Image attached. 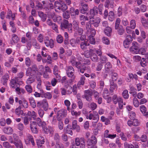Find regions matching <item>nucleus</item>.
Wrapping results in <instances>:
<instances>
[{
    "instance_id": "obj_1",
    "label": "nucleus",
    "mask_w": 148,
    "mask_h": 148,
    "mask_svg": "<svg viewBox=\"0 0 148 148\" xmlns=\"http://www.w3.org/2000/svg\"><path fill=\"white\" fill-rule=\"evenodd\" d=\"M54 8L56 9H58L64 12L67 9L68 7L64 1L59 0V1L55 2Z\"/></svg>"
},
{
    "instance_id": "obj_2",
    "label": "nucleus",
    "mask_w": 148,
    "mask_h": 148,
    "mask_svg": "<svg viewBox=\"0 0 148 148\" xmlns=\"http://www.w3.org/2000/svg\"><path fill=\"white\" fill-rule=\"evenodd\" d=\"M84 95L82 96L83 98L86 99V101L90 102L92 101L91 97L92 95L93 92L92 90H88L84 91Z\"/></svg>"
},
{
    "instance_id": "obj_3",
    "label": "nucleus",
    "mask_w": 148,
    "mask_h": 148,
    "mask_svg": "<svg viewBox=\"0 0 148 148\" xmlns=\"http://www.w3.org/2000/svg\"><path fill=\"white\" fill-rule=\"evenodd\" d=\"M75 145L77 146H80V148H85V139L83 137L80 138H76L75 139Z\"/></svg>"
},
{
    "instance_id": "obj_4",
    "label": "nucleus",
    "mask_w": 148,
    "mask_h": 148,
    "mask_svg": "<svg viewBox=\"0 0 148 148\" xmlns=\"http://www.w3.org/2000/svg\"><path fill=\"white\" fill-rule=\"evenodd\" d=\"M67 115V111L63 109L59 110L57 113V119L58 121H61Z\"/></svg>"
},
{
    "instance_id": "obj_5",
    "label": "nucleus",
    "mask_w": 148,
    "mask_h": 148,
    "mask_svg": "<svg viewBox=\"0 0 148 148\" xmlns=\"http://www.w3.org/2000/svg\"><path fill=\"white\" fill-rule=\"evenodd\" d=\"M132 45V46L130 49V51L134 54H137L138 51L139 49V46L138 43L136 42L133 41Z\"/></svg>"
},
{
    "instance_id": "obj_6",
    "label": "nucleus",
    "mask_w": 148,
    "mask_h": 148,
    "mask_svg": "<svg viewBox=\"0 0 148 148\" xmlns=\"http://www.w3.org/2000/svg\"><path fill=\"white\" fill-rule=\"evenodd\" d=\"M66 74L69 77L75 78V76L74 74V71L73 68L71 66H69L67 67L66 69Z\"/></svg>"
},
{
    "instance_id": "obj_7",
    "label": "nucleus",
    "mask_w": 148,
    "mask_h": 148,
    "mask_svg": "<svg viewBox=\"0 0 148 148\" xmlns=\"http://www.w3.org/2000/svg\"><path fill=\"white\" fill-rule=\"evenodd\" d=\"M91 138V140L88 139L86 142V145L88 148L93 145H95L97 143V140L95 136H92Z\"/></svg>"
},
{
    "instance_id": "obj_8",
    "label": "nucleus",
    "mask_w": 148,
    "mask_h": 148,
    "mask_svg": "<svg viewBox=\"0 0 148 148\" xmlns=\"http://www.w3.org/2000/svg\"><path fill=\"white\" fill-rule=\"evenodd\" d=\"M36 122L35 121L31 122L30 124L31 130L32 132L34 134H36L38 133V130Z\"/></svg>"
},
{
    "instance_id": "obj_9",
    "label": "nucleus",
    "mask_w": 148,
    "mask_h": 148,
    "mask_svg": "<svg viewBox=\"0 0 148 148\" xmlns=\"http://www.w3.org/2000/svg\"><path fill=\"white\" fill-rule=\"evenodd\" d=\"M36 124L38 125L39 127H42L43 129H47V127H46V123L45 122H42L41 120L39 117L37 118L36 119Z\"/></svg>"
},
{
    "instance_id": "obj_10",
    "label": "nucleus",
    "mask_w": 148,
    "mask_h": 148,
    "mask_svg": "<svg viewBox=\"0 0 148 148\" xmlns=\"http://www.w3.org/2000/svg\"><path fill=\"white\" fill-rule=\"evenodd\" d=\"M30 142L32 143V145L33 146L35 145V143L34 140L33 136L29 134L27 135V139L25 140L26 144H28Z\"/></svg>"
},
{
    "instance_id": "obj_11",
    "label": "nucleus",
    "mask_w": 148,
    "mask_h": 148,
    "mask_svg": "<svg viewBox=\"0 0 148 148\" xmlns=\"http://www.w3.org/2000/svg\"><path fill=\"white\" fill-rule=\"evenodd\" d=\"M101 19L99 18H97L95 19L92 18L90 20V22H91L92 24L95 27L98 26L100 22Z\"/></svg>"
},
{
    "instance_id": "obj_12",
    "label": "nucleus",
    "mask_w": 148,
    "mask_h": 148,
    "mask_svg": "<svg viewBox=\"0 0 148 148\" xmlns=\"http://www.w3.org/2000/svg\"><path fill=\"white\" fill-rule=\"evenodd\" d=\"M18 82V77L12 79L11 81V87L14 88H15L16 87H18V86L19 85Z\"/></svg>"
},
{
    "instance_id": "obj_13",
    "label": "nucleus",
    "mask_w": 148,
    "mask_h": 148,
    "mask_svg": "<svg viewBox=\"0 0 148 148\" xmlns=\"http://www.w3.org/2000/svg\"><path fill=\"white\" fill-rule=\"evenodd\" d=\"M112 100L114 103L116 104L118 102L121 103L122 102V99L121 97H118L116 95H114L112 97Z\"/></svg>"
},
{
    "instance_id": "obj_14",
    "label": "nucleus",
    "mask_w": 148,
    "mask_h": 148,
    "mask_svg": "<svg viewBox=\"0 0 148 148\" xmlns=\"http://www.w3.org/2000/svg\"><path fill=\"white\" fill-rule=\"evenodd\" d=\"M90 44L87 43V42L85 40L84 42H82L80 44L81 48L84 50H86L88 49H90Z\"/></svg>"
},
{
    "instance_id": "obj_15",
    "label": "nucleus",
    "mask_w": 148,
    "mask_h": 148,
    "mask_svg": "<svg viewBox=\"0 0 148 148\" xmlns=\"http://www.w3.org/2000/svg\"><path fill=\"white\" fill-rule=\"evenodd\" d=\"M9 79V76L8 74H6L3 76L1 79V83L4 85L6 86L8 79Z\"/></svg>"
},
{
    "instance_id": "obj_16",
    "label": "nucleus",
    "mask_w": 148,
    "mask_h": 148,
    "mask_svg": "<svg viewBox=\"0 0 148 148\" xmlns=\"http://www.w3.org/2000/svg\"><path fill=\"white\" fill-rule=\"evenodd\" d=\"M81 6L82 8L80 10V12L82 14H85L88 10V5L87 4L82 3Z\"/></svg>"
},
{
    "instance_id": "obj_17",
    "label": "nucleus",
    "mask_w": 148,
    "mask_h": 148,
    "mask_svg": "<svg viewBox=\"0 0 148 148\" xmlns=\"http://www.w3.org/2000/svg\"><path fill=\"white\" fill-rule=\"evenodd\" d=\"M45 43L47 47L50 46L51 48H53L54 46L53 40L51 39L50 40L47 39L45 40Z\"/></svg>"
},
{
    "instance_id": "obj_18",
    "label": "nucleus",
    "mask_w": 148,
    "mask_h": 148,
    "mask_svg": "<svg viewBox=\"0 0 148 148\" xmlns=\"http://www.w3.org/2000/svg\"><path fill=\"white\" fill-rule=\"evenodd\" d=\"M69 22L66 20L64 19L61 23L60 27L61 29L64 30V29H67L69 25Z\"/></svg>"
},
{
    "instance_id": "obj_19",
    "label": "nucleus",
    "mask_w": 148,
    "mask_h": 148,
    "mask_svg": "<svg viewBox=\"0 0 148 148\" xmlns=\"http://www.w3.org/2000/svg\"><path fill=\"white\" fill-rule=\"evenodd\" d=\"M110 91L112 93L115 91H116L117 88V85L116 84H114L113 81H111L110 82Z\"/></svg>"
},
{
    "instance_id": "obj_20",
    "label": "nucleus",
    "mask_w": 148,
    "mask_h": 148,
    "mask_svg": "<svg viewBox=\"0 0 148 148\" xmlns=\"http://www.w3.org/2000/svg\"><path fill=\"white\" fill-rule=\"evenodd\" d=\"M72 127L73 129L75 130L78 132H79L80 130V127L77 125V121L76 120L73 121L72 123Z\"/></svg>"
},
{
    "instance_id": "obj_21",
    "label": "nucleus",
    "mask_w": 148,
    "mask_h": 148,
    "mask_svg": "<svg viewBox=\"0 0 148 148\" xmlns=\"http://www.w3.org/2000/svg\"><path fill=\"white\" fill-rule=\"evenodd\" d=\"M140 109L141 112L143 115L146 117H148V112H146V108L144 105H142L140 106Z\"/></svg>"
},
{
    "instance_id": "obj_22",
    "label": "nucleus",
    "mask_w": 148,
    "mask_h": 148,
    "mask_svg": "<svg viewBox=\"0 0 148 148\" xmlns=\"http://www.w3.org/2000/svg\"><path fill=\"white\" fill-rule=\"evenodd\" d=\"M35 81V76L31 75L27 79L26 82L27 84H30L33 82Z\"/></svg>"
},
{
    "instance_id": "obj_23",
    "label": "nucleus",
    "mask_w": 148,
    "mask_h": 148,
    "mask_svg": "<svg viewBox=\"0 0 148 148\" xmlns=\"http://www.w3.org/2000/svg\"><path fill=\"white\" fill-rule=\"evenodd\" d=\"M38 15L41 18L42 21L44 22L46 21L47 19V15L46 14H44L42 12H38Z\"/></svg>"
},
{
    "instance_id": "obj_24",
    "label": "nucleus",
    "mask_w": 148,
    "mask_h": 148,
    "mask_svg": "<svg viewBox=\"0 0 148 148\" xmlns=\"http://www.w3.org/2000/svg\"><path fill=\"white\" fill-rule=\"evenodd\" d=\"M42 104L44 110L45 111H46L48 109V105L47 100L46 99H45L42 100Z\"/></svg>"
},
{
    "instance_id": "obj_25",
    "label": "nucleus",
    "mask_w": 148,
    "mask_h": 148,
    "mask_svg": "<svg viewBox=\"0 0 148 148\" xmlns=\"http://www.w3.org/2000/svg\"><path fill=\"white\" fill-rule=\"evenodd\" d=\"M21 106H20L18 108H17L15 111V112L18 115H22L23 114V110H21Z\"/></svg>"
},
{
    "instance_id": "obj_26",
    "label": "nucleus",
    "mask_w": 148,
    "mask_h": 148,
    "mask_svg": "<svg viewBox=\"0 0 148 148\" xmlns=\"http://www.w3.org/2000/svg\"><path fill=\"white\" fill-rule=\"evenodd\" d=\"M14 144L17 148H23V144L20 140H19L17 142H14Z\"/></svg>"
},
{
    "instance_id": "obj_27",
    "label": "nucleus",
    "mask_w": 148,
    "mask_h": 148,
    "mask_svg": "<svg viewBox=\"0 0 148 148\" xmlns=\"http://www.w3.org/2000/svg\"><path fill=\"white\" fill-rule=\"evenodd\" d=\"M45 140L43 139L42 140H37V144L39 148H43L42 144L44 143Z\"/></svg>"
},
{
    "instance_id": "obj_28",
    "label": "nucleus",
    "mask_w": 148,
    "mask_h": 148,
    "mask_svg": "<svg viewBox=\"0 0 148 148\" xmlns=\"http://www.w3.org/2000/svg\"><path fill=\"white\" fill-rule=\"evenodd\" d=\"M114 19V12L111 11L108 13V20L110 21H113Z\"/></svg>"
},
{
    "instance_id": "obj_29",
    "label": "nucleus",
    "mask_w": 148,
    "mask_h": 148,
    "mask_svg": "<svg viewBox=\"0 0 148 148\" xmlns=\"http://www.w3.org/2000/svg\"><path fill=\"white\" fill-rule=\"evenodd\" d=\"M72 130V128L71 126L69 124L67 126L66 129V133L71 135H72L73 134V133Z\"/></svg>"
},
{
    "instance_id": "obj_30",
    "label": "nucleus",
    "mask_w": 148,
    "mask_h": 148,
    "mask_svg": "<svg viewBox=\"0 0 148 148\" xmlns=\"http://www.w3.org/2000/svg\"><path fill=\"white\" fill-rule=\"evenodd\" d=\"M4 132L7 134H10L13 132V130L10 127H6L4 129Z\"/></svg>"
},
{
    "instance_id": "obj_31",
    "label": "nucleus",
    "mask_w": 148,
    "mask_h": 148,
    "mask_svg": "<svg viewBox=\"0 0 148 148\" xmlns=\"http://www.w3.org/2000/svg\"><path fill=\"white\" fill-rule=\"evenodd\" d=\"M30 103L31 106L33 108H34L36 107V103L35 100L32 97H31L29 99Z\"/></svg>"
},
{
    "instance_id": "obj_32",
    "label": "nucleus",
    "mask_w": 148,
    "mask_h": 148,
    "mask_svg": "<svg viewBox=\"0 0 148 148\" xmlns=\"http://www.w3.org/2000/svg\"><path fill=\"white\" fill-rule=\"evenodd\" d=\"M70 14L69 11L67 10L63 13L62 16L64 18L68 19L70 17Z\"/></svg>"
},
{
    "instance_id": "obj_33",
    "label": "nucleus",
    "mask_w": 148,
    "mask_h": 148,
    "mask_svg": "<svg viewBox=\"0 0 148 148\" xmlns=\"http://www.w3.org/2000/svg\"><path fill=\"white\" fill-rule=\"evenodd\" d=\"M104 32L106 35L110 36L112 32L111 28L109 27H107L104 31Z\"/></svg>"
},
{
    "instance_id": "obj_34",
    "label": "nucleus",
    "mask_w": 148,
    "mask_h": 148,
    "mask_svg": "<svg viewBox=\"0 0 148 148\" xmlns=\"http://www.w3.org/2000/svg\"><path fill=\"white\" fill-rule=\"evenodd\" d=\"M137 54L138 53L142 55H145L146 54V50L145 48H141L138 51Z\"/></svg>"
},
{
    "instance_id": "obj_35",
    "label": "nucleus",
    "mask_w": 148,
    "mask_h": 148,
    "mask_svg": "<svg viewBox=\"0 0 148 148\" xmlns=\"http://www.w3.org/2000/svg\"><path fill=\"white\" fill-rule=\"evenodd\" d=\"M31 120V117L27 116H25L24 118V123L25 125H26L29 124V121Z\"/></svg>"
},
{
    "instance_id": "obj_36",
    "label": "nucleus",
    "mask_w": 148,
    "mask_h": 148,
    "mask_svg": "<svg viewBox=\"0 0 148 148\" xmlns=\"http://www.w3.org/2000/svg\"><path fill=\"white\" fill-rule=\"evenodd\" d=\"M122 96L123 98L125 99H128L129 95L128 93V91L127 90H125L123 92Z\"/></svg>"
},
{
    "instance_id": "obj_37",
    "label": "nucleus",
    "mask_w": 148,
    "mask_h": 148,
    "mask_svg": "<svg viewBox=\"0 0 148 148\" xmlns=\"http://www.w3.org/2000/svg\"><path fill=\"white\" fill-rule=\"evenodd\" d=\"M88 107L92 110H94L96 108L97 105L96 103L94 102H92L90 104H89Z\"/></svg>"
},
{
    "instance_id": "obj_38",
    "label": "nucleus",
    "mask_w": 148,
    "mask_h": 148,
    "mask_svg": "<svg viewBox=\"0 0 148 148\" xmlns=\"http://www.w3.org/2000/svg\"><path fill=\"white\" fill-rule=\"evenodd\" d=\"M15 90L18 94H20L21 93L24 94L25 92V91L24 89L21 88H19L18 87H16Z\"/></svg>"
},
{
    "instance_id": "obj_39",
    "label": "nucleus",
    "mask_w": 148,
    "mask_h": 148,
    "mask_svg": "<svg viewBox=\"0 0 148 148\" xmlns=\"http://www.w3.org/2000/svg\"><path fill=\"white\" fill-rule=\"evenodd\" d=\"M112 74L111 75L112 78V81H115L118 78V75L117 73H113V72H112Z\"/></svg>"
},
{
    "instance_id": "obj_40",
    "label": "nucleus",
    "mask_w": 148,
    "mask_h": 148,
    "mask_svg": "<svg viewBox=\"0 0 148 148\" xmlns=\"http://www.w3.org/2000/svg\"><path fill=\"white\" fill-rule=\"evenodd\" d=\"M89 50H88V49H87L86 50H85V51L84 52V53H85V55H86V56H88V55H93V53L94 51L90 49H89Z\"/></svg>"
},
{
    "instance_id": "obj_41",
    "label": "nucleus",
    "mask_w": 148,
    "mask_h": 148,
    "mask_svg": "<svg viewBox=\"0 0 148 148\" xmlns=\"http://www.w3.org/2000/svg\"><path fill=\"white\" fill-rule=\"evenodd\" d=\"M56 40L58 43H62L63 41L62 36L60 35H58L56 37Z\"/></svg>"
},
{
    "instance_id": "obj_42",
    "label": "nucleus",
    "mask_w": 148,
    "mask_h": 148,
    "mask_svg": "<svg viewBox=\"0 0 148 148\" xmlns=\"http://www.w3.org/2000/svg\"><path fill=\"white\" fill-rule=\"evenodd\" d=\"M111 66H112L110 62H107L105 66V71L107 72L110 69L111 67Z\"/></svg>"
},
{
    "instance_id": "obj_43",
    "label": "nucleus",
    "mask_w": 148,
    "mask_h": 148,
    "mask_svg": "<svg viewBox=\"0 0 148 148\" xmlns=\"http://www.w3.org/2000/svg\"><path fill=\"white\" fill-rule=\"evenodd\" d=\"M95 13L94 12L93 10L92 9H90V14H89V18L90 20L94 18Z\"/></svg>"
},
{
    "instance_id": "obj_44",
    "label": "nucleus",
    "mask_w": 148,
    "mask_h": 148,
    "mask_svg": "<svg viewBox=\"0 0 148 148\" xmlns=\"http://www.w3.org/2000/svg\"><path fill=\"white\" fill-rule=\"evenodd\" d=\"M95 111H94L93 112L95 113L94 116H93L92 119L93 120L95 121V123H97L99 120V115L97 112H95Z\"/></svg>"
},
{
    "instance_id": "obj_45",
    "label": "nucleus",
    "mask_w": 148,
    "mask_h": 148,
    "mask_svg": "<svg viewBox=\"0 0 148 148\" xmlns=\"http://www.w3.org/2000/svg\"><path fill=\"white\" fill-rule=\"evenodd\" d=\"M25 88L29 93H31L32 91V88L31 86L27 85L25 86Z\"/></svg>"
},
{
    "instance_id": "obj_46",
    "label": "nucleus",
    "mask_w": 148,
    "mask_h": 148,
    "mask_svg": "<svg viewBox=\"0 0 148 148\" xmlns=\"http://www.w3.org/2000/svg\"><path fill=\"white\" fill-rule=\"evenodd\" d=\"M54 138L56 141V143H60V136L58 133L55 134Z\"/></svg>"
},
{
    "instance_id": "obj_47",
    "label": "nucleus",
    "mask_w": 148,
    "mask_h": 148,
    "mask_svg": "<svg viewBox=\"0 0 148 148\" xmlns=\"http://www.w3.org/2000/svg\"><path fill=\"white\" fill-rule=\"evenodd\" d=\"M36 80L38 82V84L37 85V88H39L41 85V80L40 79V77L38 76L36 77Z\"/></svg>"
},
{
    "instance_id": "obj_48",
    "label": "nucleus",
    "mask_w": 148,
    "mask_h": 148,
    "mask_svg": "<svg viewBox=\"0 0 148 148\" xmlns=\"http://www.w3.org/2000/svg\"><path fill=\"white\" fill-rule=\"evenodd\" d=\"M12 40L14 43H16L19 40V38L15 34H13L12 35Z\"/></svg>"
},
{
    "instance_id": "obj_49",
    "label": "nucleus",
    "mask_w": 148,
    "mask_h": 148,
    "mask_svg": "<svg viewBox=\"0 0 148 148\" xmlns=\"http://www.w3.org/2000/svg\"><path fill=\"white\" fill-rule=\"evenodd\" d=\"M130 26L132 29H134L135 28L136 24L135 21L134 20H132L130 22Z\"/></svg>"
},
{
    "instance_id": "obj_50",
    "label": "nucleus",
    "mask_w": 148,
    "mask_h": 148,
    "mask_svg": "<svg viewBox=\"0 0 148 148\" xmlns=\"http://www.w3.org/2000/svg\"><path fill=\"white\" fill-rule=\"evenodd\" d=\"M80 19L81 21H85L88 20L89 17L87 16H85L83 15H81L79 16Z\"/></svg>"
},
{
    "instance_id": "obj_51",
    "label": "nucleus",
    "mask_w": 148,
    "mask_h": 148,
    "mask_svg": "<svg viewBox=\"0 0 148 148\" xmlns=\"http://www.w3.org/2000/svg\"><path fill=\"white\" fill-rule=\"evenodd\" d=\"M133 103L134 106L136 107H138L139 106V102L138 99L134 97L133 99Z\"/></svg>"
},
{
    "instance_id": "obj_52",
    "label": "nucleus",
    "mask_w": 148,
    "mask_h": 148,
    "mask_svg": "<svg viewBox=\"0 0 148 148\" xmlns=\"http://www.w3.org/2000/svg\"><path fill=\"white\" fill-rule=\"evenodd\" d=\"M44 97L45 98H48L50 99L52 97V95L50 92H47L43 94V96H41V97Z\"/></svg>"
},
{
    "instance_id": "obj_53",
    "label": "nucleus",
    "mask_w": 148,
    "mask_h": 148,
    "mask_svg": "<svg viewBox=\"0 0 148 148\" xmlns=\"http://www.w3.org/2000/svg\"><path fill=\"white\" fill-rule=\"evenodd\" d=\"M66 93L67 94H70L72 93L73 92V89L71 86H68L66 87Z\"/></svg>"
},
{
    "instance_id": "obj_54",
    "label": "nucleus",
    "mask_w": 148,
    "mask_h": 148,
    "mask_svg": "<svg viewBox=\"0 0 148 148\" xmlns=\"http://www.w3.org/2000/svg\"><path fill=\"white\" fill-rule=\"evenodd\" d=\"M120 20L119 18H118L116 19V21L115 23V29H118L119 25L120 24Z\"/></svg>"
},
{
    "instance_id": "obj_55",
    "label": "nucleus",
    "mask_w": 148,
    "mask_h": 148,
    "mask_svg": "<svg viewBox=\"0 0 148 148\" xmlns=\"http://www.w3.org/2000/svg\"><path fill=\"white\" fill-rule=\"evenodd\" d=\"M90 21L89 22L86 23V28L87 32H89L90 29H91V24L90 23Z\"/></svg>"
},
{
    "instance_id": "obj_56",
    "label": "nucleus",
    "mask_w": 148,
    "mask_h": 148,
    "mask_svg": "<svg viewBox=\"0 0 148 148\" xmlns=\"http://www.w3.org/2000/svg\"><path fill=\"white\" fill-rule=\"evenodd\" d=\"M132 38L130 35H127L126 37V39L125 40L129 42H131L132 41Z\"/></svg>"
},
{
    "instance_id": "obj_57",
    "label": "nucleus",
    "mask_w": 148,
    "mask_h": 148,
    "mask_svg": "<svg viewBox=\"0 0 148 148\" xmlns=\"http://www.w3.org/2000/svg\"><path fill=\"white\" fill-rule=\"evenodd\" d=\"M124 31L122 27H119L118 31V34L119 35H122L124 33Z\"/></svg>"
},
{
    "instance_id": "obj_58",
    "label": "nucleus",
    "mask_w": 148,
    "mask_h": 148,
    "mask_svg": "<svg viewBox=\"0 0 148 148\" xmlns=\"http://www.w3.org/2000/svg\"><path fill=\"white\" fill-rule=\"evenodd\" d=\"M102 40L104 43L106 45H108L110 44V41L108 38L103 37L102 38Z\"/></svg>"
},
{
    "instance_id": "obj_59",
    "label": "nucleus",
    "mask_w": 148,
    "mask_h": 148,
    "mask_svg": "<svg viewBox=\"0 0 148 148\" xmlns=\"http://www.w3.org/2000/svg\"><path fill=\"white\" fill-rule=\"evenodd\" d=\"M51 26L52 29L56 32H58V27L56 23H54Z\"/></svg>"
},
{
    "instance_id": "obj_60",
    "label": "nucleus",
    "mask_w": 148,
    "mask_h": 148,
    "mask_svg": "<svg viewBox=\"0 0 148 148\" xmlns=\"http://www.w3.org/2000/svg\"><path fill=\"white\" fill-rule=\"evenodd\" d=\"M73 24L74 29L75 30L77 29L79 27L78 22L75 21H73Z\"/></svg>"
},
{
    "instance_id": "obj_61",
    "label": "nucleus",
    "mask_w": 148,
    "mask_h": 148,
    "mask_svg": "<svg viewBox=\"0 0 148 148\" xmlns=\"http://www.w3.org/2000/svg\"><path fill=\"white\" fill-rule=\"evenodd\" d=\"M85 80V78L84 76H82L80 78V81L79 82L80 84L82 85H84V84Z\"/></svg>"
},
{
    "instance_id": "obj_62",
    "label": "nucleus",
    "mask_w": 148,
    "mask_h": 148,
    "mask_svg": "<svg viewBox=\"0 0 148 148\" xmlns=\"http://www.w3.org/2000/svg\"><path fill=\"white\" fill-rule=\"evenodd\" d=\"M103 67V65L101 63L99 62L96 68V70L97 71H100L101 70Z\"/></svg>"
},
{
    "instance_id": "obj_63",
    "label": "nucleus",
    "mask_w": 148,
    "mask_h": 148,
    "mask_svg": "<svg viewBox=\"0 0 148 148\" xmlns=\"http://www.w3.org/2000/svg\"><path fill=\"white\" fill-rule=\"evenodd\" d=\"M131 43L128 41L124 40L123 42V46L125 48H128L129 47V45Z\"/></svg>"
},
{
    "instance_id": "obj_64",
    "label": "nucleus",
    "mask_w": 148,
    "mask_h": 148,
    "mask_svg": "<svg viewBox=\"0 0 148 148\" xmlns=\"http://www.w3.org/2000/svg\"><path fill=\"white\" fill-rule=\"evenodd\" d=\"M38 114L41 118H42L44 114V112L42 109H40L38 110Z\"/></svg>"
}]
</instances>
